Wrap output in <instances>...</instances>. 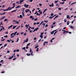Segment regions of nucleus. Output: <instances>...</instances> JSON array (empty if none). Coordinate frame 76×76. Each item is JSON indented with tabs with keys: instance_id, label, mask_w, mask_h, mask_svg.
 I'll list each match as a JSON object with an SVG mask.
<instances>
[{
	"instance_id": "9d476101",
	"label": "nucleus",
	"mask_w": 76,
	"mask_h": 76,
	"mask_svg": "<svg viewBox=\"0 0 76 76\" xmlns=\"http://www.w3.org/2000/svg\"><path fill=\"white\" fill-rule=\"evenodd\" d=\"M45 44H48V42H44V44H43V45H45Z\"/></svg>"
},
{
	"instance_id": "09e8293b",
	"label": "nucleus",
	"mask_w": 76,
	"mask_h": 76,
	"mask_svg": "<svg viewBox=\"0 0 76 76\" xmlns=\"http://www.w3.org/2000/svg\"><path fill=\"white\" fill-rule=\"evenodd\" d=\"M58 10H61V8L59 7L58 8Z\"/></svg>"
},
{
	"instance_id": "412c9836",
	"label": "nucleus",
	"mask_w": 76,
	"mask_h": 76,
	"mask_svg": "<svg viewBox=\"0 0 76 76\" xmlns=\"http://www.w3.org/2000/svg\"><path fill=\"white\" fill-rule=\"evenodd\" d=\"M57 32H58V31H56L55 32V33L54 34L53 36H55V35H56V33Z\"/></svg>"
},
{
	"instance_id": "338daca9",
	"label": "nucleus",
	"mask_w": 76,
	"mask_h": 76,
	"mask_svg": "<svg viewBox=\"0 0 76 76\" xmlns=\"http://www.w3.org/2000/svg\"><path fill=\"white\" fill-rule=\"evenodd\" d=\"M4 73V71H2V72H1V73Z\"/></svg>"
},
{
	"instance_id": "1a4fd4ad",
	"label": "nucleus",
	"mask_w": 76,
	"mask_h": 76,
	"mask_svg": "<svg viewBox=\"0 0 76 76\" xmlns=\"http://www.w3.org/2000/svg\"><path fill=\"white\" fill-rule=\"evenodd\" d=\"M49 6H50V7H51V6L52 7H53V6H54V4H53V3L52 4V5H49Z\"/></svg>"
},
{
	"instance_id": "2f4dec72",
	"label": "nucleus",
	"mask_w": 76,
	"mask_h": 76,
	"mask_svg": "<svg viewBox=\"0 0 76 76\" xmlns=\"http://www.w3.org/2000/svg\"><path fill=\"white\" fill-rule=\"evenodd\" d=\"M71 28H72V29H73L74 28V27L72 26H71L70 27Z\"/></svg>"
},
{
	"instance_id": "dca6fc26",
	"label": "nucleus",
	"mask_w": 76,
	"mask_h": 76,
	"mask_svg": "<svg viewBox=\"0 0 76 76\" xmlns=\"http://www.w3.org/2000/svg\"><path fill=\"white\" fill-rule=\"evenodd\" d=\"M39 28L38 27H37V28H35V29H34V30H35V31H37V30H38V29Z\"/></svg>"
},
{
	"instance_id": "58836bf2",
	"label": "nucleus",
	"mask_w": 76,
	"mask_h": 76,
	"mask_svg": "<svg viewBox=\"0 0 76 76\" xmlns=\"http://www.w3.org/2000/svg\"><path fill=\"white\" fill-rule=\"evenodd\" d=\"M53 15H54V14L53 13H52L51 14V16H53Z\"/></svg>"
},
{
	"instance_id": "20e7f679",
	"label": "nucleus",
	"mask_w": 76,
	"mask_h": 76,
	"mask_svg": "<svg viewBox=\"0 0 76 76\" xmlns=\"http://www.w3.org/2000/svg\"><path fill=\"white\" fill-rule=\"evenodd\" d=\"M28 38H27L26 39V40H24V42L23 43V44H24V43H25V42H27L28 41Z\"/></svg>"
},
{
	"instance_id": "c85d7f7f",
	"label": "nucleus",
	"mask_w": 76,
	"mask_h": 76,
	"mask_svg": "<svg viewBox=\"0 0 76 76\" xmlns=\"http://www.w3.org/2000/svg\"><path fill=\"white\" fill-rule=\"evenodd\" d=\"M64 3V2H60V4H63Z\"/></svg>"
},
{
	"instance_id": "2eb2a0df",
	"label": "nucleus",
	"mask_w": 76,
	"mask_h": 76,
	"mask_svg": "<svg viewBox=\"0 0 76 76\" xmlns=\"http://www.w3.org/2000/svg\"><path fill=\"white\" fill-rule=\"evenodd\" d=\"M23 18V16L22 15H20V18Z\"/></svg>"
},
{
	"instance_id": "864d4df0",
	"label": "nucleus",
	"mask_w": 76,
	"mask_h": 76,
	"mask_svg": "<svg viewBox=\"0 0 76 76\" xmlns=\"http://www.w3.org/2000/svg\"><path fill=\"white\" fill-rule=\"evenodd\" d=\"M0 24H1V25H3V24L2 23V22H1Z\"/></svg>"
},
{
	"instance_id": "72a5a7b5",
	"label": "nucleus",
	"mask_w": 76,
	"mask_h": 76,
	"mask_svg": "<svg viewBox=\"0 0 76 76\" xmlns=\"http://www.w3.org/2000/svg\"><path fill=\"white\" fill-rule=\"evenodd\" d=\"M57 2H58V0L55 1V3H57Z\"/></svg>"
},
{
	"instance_id": "c756f323",
	"label": "nucleus",
	"mask_w": 76,
	"mask_h": 76,
	"mask_svg": "<svg viewBox=\"0 0 76 76\" xmlns=\"http://www.w3.org/2000/svg\"><path fill=\"white\" fill-rule=\"evenodd\" d=\"M29 28H30L31 29H35V28L34 27L31 28V27H29Z\"/></svg>"
},
{
	"instance_id": "b1692460",
	"label": "nucleus",
	"mask_w": 76,
	"mask_h": 76,
	"mask_svg": "<svg viewBox=\"0 0 76 76\" xmlns=\"http://www.w3.org/2000/svg\"><path fill=\"white\" fill-rule=\"evenodd\" d=\"M15 26L14 27H13V28H12V29H15V28H16V26Z\"/></svg>"
},
{
	"instance_id": "a19ab883",
	"label": "nucleus",
	"mask_w": 76,
	"mask_h": 76,
	"mask_svg": "<svg viewBox=\"0 0 76 76\" xmlns=\"http://www.w3.org/2000/svg\"><path fill=\"white\" fill-rule=\"evenodd\" d=\"M30 53H31L32 52V50H31V48H30Z\"/></svg>"
},
{
	"instance_id": "4d7b16f0",
	"label": "nucleus",
	"mask_w": 76,
	"mask_h": 76,
	"mask_svg": "<svg viewBox=\"0 0 76 76\" xmlns=\"http://www.w3.org/2000/svg\"><path fill=\"white\" fill-rule=\"evenodd\" d=\"M2 30H3V28H1L0 30V32H1V31H2Z\"/></svg>"
},
{
	"instance_id": "bb28decb",
	"label": "nucleus",
	"mask_w": 76,
	"mask_h": 76,
	"mask_svg": "<svg viewBox=\"0 0 76 76\" xmlns=\"http://www.w3.org/2000/svg\"><path fill=\"white\" fill-rule=\"evenodd\" d=\"M50 34H54V31H52L51 32Z\"/></svg>"
},
{
	"instance_id": "69168bd1",
	"label": "nucleus",
	"mask_w": 76,
	"mask_h": 76,
	"mask_svg": "<svg viewBox=\"0 0 76 76\" xmlns=\"http://www.w3.org/2000/svg\"><path fill=\"white\" fill-rule=\"evenodd\" d=\"M74 22V21H72V22H71V23H72V24H73V22Z\"/></svg>"
},
{
	"instance_id": "3c124183",
	"label": "nucleus",
	"mask_w": 76,
	"mask_h": 76,
	"mask_svg": "<svg viewBox=\"0 0 76 76\" xmlns=\"http://www.w3.org/2000/svg\"><path fill=\"white\" fill-rule=\"evenodd\" d=\"M16 23L17 24H19V22H18V21H17L16 22Z\"/></svg>"
},
{
	"instance_id": "052dcab7",
	"label": "nucleus",
	"mask_w": 76,
	"mask_h": 76,
	"mask_svg": "<svg viewBox=\"0 0 76 76\" xmlns=\"http://www.w3.org/2000/svg\"><path fill=\"white\" fill-rule=\"evenodd\" d=\"M3 48V46H2L1 48H0V50H1V49H2V48Z\"/></svg>"
},
{
	"instance_id": "393cba45",
	"label": "nucleus",
	"mask_w": 76,
	"mask_h": 76,
	"mask_svg": "<svg viewBox=\"0 0 76 76\" xmlns=\"http://www.w3.org/2000/svg\"><path fill=\"white\" fill-rule=\"evenodd\" d=\"M27 56H30L31 55V54L29 53V54L28 53H27Z\"/></svg>"
},
{
	"instance_id": "a211bd4d",
	"label": "nucleus",
	"mask_w": 76,
	"mask_h": 76,
	"mask_svg": "<svg viewBox=\"0 0 76 76\" xmlns=\"http://www.w3.org/2000/svg\"><path fill=\"white\" fill-rule=\"evenodd\" d=\"M53 18V16H52V17L50 16L49 17V19H52V18Z\"/></svg>"
},
{
	"instance_id": "cd10ccee",
	"label": "nucleus",
	"mask_w": 76,
	"mask_h": 76,
	"mask_svg": "<svg viewBox=\"0 0 76 76\" xmlns=\"http://www.w3.org/2000/svg\"><path fill=\"white\" fill-rule=\"evenodd\" d=\"M39 46L38 45H37L35 47V48H38V47Z\"/></svg>"
},
{
	"instance_id": "ddd939ff",
	"label": "nucleus",
	"mask_w": 76,
	"mask_h": 76,
	"mask_svg": "<svg viewBox=\"0 0 76 76\" xmlns=\"http://www.w3.org/2000/svg\"><path fill=\"white\" fill-rule=\"evenodd\" d=\"M16 11H17V10H12L11 11V12H12V13H13V12H16Z\"/></svg>"
},
{
	"instance_id": "a18cd8bd",
	"label": "nucleus",
	"mask_w": 76,
	"mask_h": 76,
	"mask_svg": "<svg viewBox=\"0 0 76 76\" xmlns=\"http://www.w3.org/2000/svg\"><path fill=\"white\" fill-rule=\"evenodd\" d=\"M39 50V48H37V49L36 50V51H38Z\"/></svg>"
},
{
	"instance_id": "13d9d810",
	"label": "nucleus",
	"mask_w": 76,
	"mask_h": 76,
	"mask_svg": "<svg viewBox=\"0 0 76 76\" xmlns=\"http://www.w3.org/2000/svg\"><path fill=\"white\" fill-rule=\"evenodd\" d=\"M35 10V9H34L32 11L33 12H34V10Z\"/></svg>"
},
{
	"instance_id": "4c0bfd02",
	"label": "nucleus",
	"mask_w": 76,
	"mask_h": 76,
	"mask_svg": "<svg viewBox=\"0 0 76 76\" xmlns=\"http://www.w3.org/2000/svg\"><path fill=\"white\" fill-rule=\"evenodd\" d=\"M18 41H19V38H18L17 39V41H16L17 42H18Z\"/></svg>"
},
{
	"instance_id": "e2e57ef3",
	"label": "nucleus",
	"mask_w": 76,
	"mask_h": 76,
	"mask_svg": "<svg viewBox=\"0 0 76 76\" xmlns=\"http://www.w3.org/2000/svg\"><path fill=\"white\" fill-rule=\"evenodd\" d=\"M47 10V8L44 11L45 12Z\"/></svg>"
},
{
	"instance_id": "0e129e2a",
	"label": "nucleus",
	"mask_w": 76,
	"mask_h": 76,
	"mask_svg": "<svg viewBox=\"0 0 76 76\" xmlns=\"http://www.w3.org/2000/svg\"><path fill=\"white\" fill-rule=\"evenodd\" d=\"M55 24H56V22H53V25H54Z\"/></svg>"
},
{
	"instance_id": "f03ea898",
	"label": "nucleus",
	"mask_w": 76,
	"mask_h": 76,
	"mask_svg": "<svg viewBox=\"0 0 76 76\" xmlns=\"http://www.w3.org/2000/svg\"><path fill=\"white\" fill-rule=\"evenodd\" d=\"M18 32L16 31L14 33H12L11 34V38H14L15 36H16V34Z\"/></svg>"
},
{
	"instance_id": "4468645a",
	"label": "nucleus",
	"mask_w": 76,
	"mask_h": 76,
	"mask_svg": "<svg viewBox=\"0 0 76 76\" xmlns=\"http://www.w3.org/2000/svg\"><path fill=\"white\" fill-rule=\"evenodd\" d=\"M20 7V6L18 5L17 7H16V9H18V8H19V7Z\"/></svg>"
},
{
	"instance_id": "f8f14e48",
	"label": "nucleus",
	"mask_w": 76,
	"mask_h": 76,
	"mask_svg": "<svg viewBox=\"0 0 76 76\" xmlns=\"http://www.w3.org/2000/svg\"><path fill=\"white\" fill-rule=\"evenodd\" d=\"M29 11H30V10H29L27 9V10H26V13H28V12Z\"/></svg>"
},
{
	"instance_id": "774afa93",
	"label": "nucleus",
	"mask_w": 76,
	"mask_h": 76,
	"mask_svg": "<svg viewBox=\"0 0 76 76\" xmlns=\"http://www.w3.org/2000/svg\"><path fill=\"white\" fill-rule=\"evenodd\" d=\"M16 59V58H14L13 59V60H15Z\"/></svg>"
},
{
	"instance_id": "0eeeda50",
	"label": "nucleus",
	"mask_w": 76,
	"mask_h": 76,
	"mask_svg": "<svg viewBox=\"0 0 76 76\" xmlns=\"http://www.w3.org/2000/svg\"><path fill=\"white\" fill-rule=\"evenodd\" d=\"M13 57V56H12V57H10L8 59L9 60H11V59Z\"/></svg>"
},
{
	"instance_id": "a878e982",
	"label": "nucleus",
	"mask_w": 76,
	"mask_h": 76,
	"mask_svg": "<svg viewBox=\"0 0 76 76\" xmlns=\"http://www.w3.org/2000/svg\"><path fill=\"white\" fill-rule=\"evenodd\" d=\"M69 21H68L67 22V25H69Z\"/></svg>"
},
{
	"instance_id": "603ef678",
	"label": "nucleus",
	"mask_w": 76,
	"mask_h": 76,
	"mask_svg": "<svg viewBox=\"0 0 76 76\" xmlns=\"http://www.w3.org/2000/svg\"><path fill=\"white\" fill-rule=\"evenodd\" d=\"M40 23H39V22H37L36 23V24H37V25H38V24H39Z\"/></svg>"
},
{
	"instance_id": "aec40b11",
	"label": "nucleus",
	"mask_w": 76,
	"mask_h": 76,
	"mask_svg": "<svg viewBox=\"0 0 76 76\" xmlns=\"http://www.w3.org/2000/svg\"><path fill=\"white\" fill-rule=\"evenodd\" d=\"M66 18L67 19H69V15H67L66 16Z\"/></svg>"
},
{
	"instance_id": "423d86ee",
	"label": "nucleus",
	"mask_w": 76,
	"mask_h": 76,
	"mask_svg": "<svg viewBox=\"0 0 76 76\" xmlns=\"http://www.w3.org/2000/svg\"><path fill=\"white\" fill-rule=\"evenodd\" d=\"M6 18V16H4L1 18V19H0V20H3L4 18Z\"/></svg>"
},
{
	"instance_id": "473e14b6",
	"label": "nucleus",
	"mask_w": 76,
	"mask_h": 76,
	"mask_svg": "<svg viewBox=\"0 0 76 76\" xmlns=\"http://www.w3.org/2000/svg\"><path fill=\"white\" fill-rule=\"evenodd\" d=\"M64 22H67V20H66V19H65L64 20Z\"/></svg>"
},
{
	"instance_id": "5701e85b",
	"label": "nucleus",
	"mask_w": 76,
	"mask_h": 76,
	"mask_svg": "<svg viewBox=\"0 0 76 76\" xmlns=\"http://www.w3.org/2000/svg\"><path fill=\"white\" fill-rule=\"evenodd\" d=\"M33 54V52H32L31 53V56H34V54Z\"/></svg>"
},
{
	"instance_id": "9b49d317",
	"label": "nucleus",
	"mask_w": 76,
	"mask_h": 76,
	"mask_svg": "<svg viewBox=\"0 0 76 76\" xmlns=\"http://www.w3.org/2000/svg\"><path fill=\"white\" fill-rule=\"evenodd\" d=\"M13 26V25H12L11 26H9L8 28V29H9V28H11Z\"/></svg>"
},
{
	"instance_id": "de8ad7c7",
	"label": "nucleus",
	"mask_w": 76,
	"mask_h": 76,
	"mask_svg": "<svg viewBox=\"0 0 76 76\" xmlns=\"http://www.w3.org/2000/svg\"><path fill=\"white\" fill-rule=\"evenodd\" d=\"M30 43H29L27 44V46H29V45H30Z\"/></svg>"
},
{
	"instance_id": "8fccbe9b",
	"label": "nucleus",
	"mask_w": 76,
	"mask_h": 76,
	"mask_svg": "<svg viewBox=\"0 0 76 76\" xmlns=\"http://www.w3.org/2000/svg\"><path fill=\"white\" fill-rule=\"evenodd\" d=\"M6 21H7V19H5L4 20V22H6Z\"/></svg>"
},
{
	"instance_id": "c9c22d12",
	"label": "nucleus",
	"mask_w": 76,
	"mask_h": 76,
	"mask_svg": "<svg viewBox=\"0 0 76 76\" xmlns=\"http://www.w3.org/2000/svg\"><path fill=\"white\" fill-rule=\"evenodd\" d=\"M30 18H33V16H32V15L31 16H30Z\"/></svg>"
},
{
	"instance_id": "bf43d9fd",
	"label": "nucleus",
	"mask_w": 76,
	"mask_h": 76,
	"mask_svg": "<svg viewBox=\"0 0 76 76\" xmlns=\"http://www.w3.org/2000/svg\"><path fill=\"white\" fill-rule=\"evenodd\" d=\"M39 6H42V4H39Z\"/></svg>"
},
{
	"instance_id": "37998d69",
	"label": "nucleus",
	"mask_w": 76,
	"mask_h": 76,
	"mask_svg": "<svg viewBox=\"0 0 76 76\" xmlns=\"http://www.w3.org/2000/svg\"><path fill=\"white\" fill-rule=\"evenodd\" d=\"M43 34H44V33L42 32V33H41V35H43Z\"/></svg>"
},
{
	"instance_id": "49530a36",
	"label": "nucleus",
	"mask_w": 76,
	"mask_h": 76,
	"mask_svg": "<svg viewBox=\"0 0 76 76\" xmlns=\"http://www.w3.org/2000/svg\"><path fill=\"white\" fill-rule=\"evenodd\" d=\"M34 20H38V18H35Z\"/></svg>"
},
{
	"instance_id": "7ed1b4c3",
	"label": "nucleus",
	"mask_w": 76,
	"mask_h": 76,
	"mask_svg": "<svg viewBox=\"0 0 76 76\" xmlns=\"http://www.w3.org/2000/svg\"><path fill=\"white\" fill-rule=\"evenodd\" d=\"M24 0H20V1H17L16 2L17 4H21L22 2H23Z\"/></svg>"
},
{
	"instance_id": "5fc2aeb1",
	"label": "nucleus",
	"mask_w": 76,
	"mask_h": 76,
	"mask_svg": "<svg viewBox=\"0 0 76 76\" xmlns=\"http://www.w3.org/2000/svg\"><path fill=\"white\" fill-rule=\"evenodd\" d=\"M68 9V7H67L65 9V10H67Z\"/></svg>"
},
{
	"instance_id": "680f3d73",
	"label": "nucleus",
	"mask_w": 76,
	"mask_h": 76,
	"mask_svg": "<svg viewBox=\"0 0 76 76\" xmlns=\"http://www.w3.org/2000/svg\"><path fill=\"white\" fill-rule=\"evenodd\" d=\"M36 39H37V38L35 37V38H34V40H36Z\"/></svg>"
},
{
	"instance_id": "6e6d98bb",
	"label": "nucleus",
	"mask_w": 76,
	"mask_h": 76,
	"mask_svg": "<svg viewBox=\"0 0 76 76\" xmlns=\"http://www.w3.org/2000/svg\"><path fill=\"white\" fill-rule=\"evenodd\" d=\"M5 40V39H2L1 40V41H4Z\"/></svg>"
},
{
	"instance_id": "79ce46f5",
	"label": "nucleus",
	"mask_w": 76,
	"mask_h": 76,
	"mask_svg": "<svg viewBox=\"0 0 76 76\" xmlns=\"http://www.w3.org/2000/svg\"><path fill=\"white\" fill-rule=\"evenodd\" d=\"M76 3V2H75L73 3H72L71 4V5H73V4H74Z\"/></svg>"
},
{
	"instance_id": "39448f33",
	"label": "nucleus",
	"mask_w": 76,
	"mask_h": 76,
	"mask_svg": "<svg viewBox=\"0 0 76 76\" xmlns=\"http://www.w3.org/2000/svg\"><path fill=\"white\" fill-rule=\"evenodd\" d=\"M29 6V5H26V4H25L24 5V6L26 7V8H28V6Z\"/></svg>"
},
{
	"instance_id": "f257e3e1",
	"label": "nucleus",
	"mask_w": 76,
	"mask_h": 76,
	"mask_svg": "<svg viewBox=\"0 0 76 76\" xmlns=\"http://www.w3.org/2000/svg\"><path fill=\"white\" fill-rule=\"evenodd\" d=\"M15 3H13L12 4L13 7H8L7 9V11H8V10H12V9H13L14 8H15Z\"/></svg>"
},
{
	"instance_id": "c03bdc74",
	"label": "nucleus",
	"mask_w": 76,
	"mask_h": 76,
	"mask_svg": "<svg viewBox=\"0 0 76 76\" xmlns=\"http://www.w3.org/2000/svg\"><path fill=\"white\" fill-rule=\"evenodd\" d=\"M29 27V24H28V25H26V27Z\"/></svg>"
},
{
	"instance_id": "ea45409f",
	"label": "nucleus",
	"mask_w": 76,
	"mask_h": 76,
	"mask_svg": "<svg viewBox=\"0 0 76 76\" xmlns=\"http://www.w3.org/2000/svg\"><path fill=\"white\" fill-rule=\"evenodd\" d=\"M7 42H10V41L9 40H8Z\"/></svg>"
},
{
	"instance_id": "7c9ffc66",
	"label": "nucleus",
	"mask_w": 76,
	"mask_h": 76,
	"mask_svg": "<svg viewBox=\"0 0 76 76\" xmlns=\"http://www.w3.org/2000/svg\"><path fill=\"white\" fill-rule=\"evenodd\" d=\"M7 45V44H5V45H4V47H6V46Z\"/></svg>"
},
{
	"instance_id": "6e6552de",
	"label": "nucleus",
	"mask_w": 76,
	"mask_h": 76,
	"mask_svg": "<svg viewBox=\"0 0 76 76\" xmlns=\"http://www.w3.org/2000/svg\"><path fill=\"white\" fill-rule=\"evenodd\" d=\"M22 15L23 16H25V12H22Z\"/></svg>"
},
{
	"instance_id": "f3484780",
	"label": "nucleus",
	"mask_w": 76,
	"mask_h": 76,
	"mask_svg": "<svg viewBox=\"0 0 76 76\" xmlns=\"http://www.w3.org/2000/svg\"><path fill=\"white\" fill-rule=\"evenodd\" d=\"M40 38H41V39H42V38H43V36L42 35H40Z\"/></svg>"
},
{
	"instance_id": "f704fd0d",
	"label": "nucleus",
	"mask_w": 76,
	"mask_h": 76,
	"mask_svg": "<svg viewBox=\"0 0 76 76\" xmlns=\"http://www.w3.org/2000/svg\"><path fill=\"white\" fill-rule=\"evenodd\" d=\"M44 22H45L46 23H48V21L45 20Z\"/></svg>"
},
{
	"instance_id": "4be33fe9",
	"label": "nucleus",
	"mask_w": 76,
	"mask_h": 76,
	"mask_svg": "<svg viewBox=\"0 0 76 76\" xmlns=\"http://www.w3.org/2000/svg\"><path fill=\"white\" fill-rule=\"evenodd\" d=\"M22 50H26V49H25V47H24L22 48Z\"/></svg>"
},
{
	"instance_id": "6ab92c4d",
	"label": "nucleus",
	"mask_w": 76,
	"mask_h": 76,
	"mask_svg": "<svg viewBox=\"0 0 76 76\" xmlns=\"http://www.w3.org/2000/svg\"><path fill=\"white\" fill-rule=\"evenodd\" d=\"M5 14H6V12H4V13L2 14H0V15H4Z\"/></svg>"
},
{
	"instance_id": "e433bc0d",
	"label": "nucleus",
	"mask_w": 76,
	"mask_h": 76,
	"mask_svg": "<svg viewBox=\"0 0 76 76\" xmlns=\"http://www.w3.org/2000/svg\"><path fill=\"white\" fill-rule=\"evenodd\" d=\"M20 26H19L18 27H17L16 29V30H17V29H19V28Z\"/></svg>"
}]
</instances>
